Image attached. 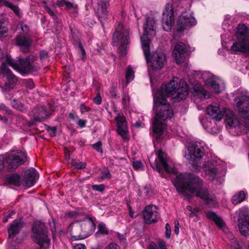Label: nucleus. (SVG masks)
Listing matches in <instances>:
<instances>
[{
  "label": "nucleus",
  "instance_id": "1",
  "mask_svg": "<svg viewBox=\"0 0 249 249\" xmlns=\"http://www.w3.org/2000/svg\"><path fill=\"white\" fill-rule=\"evenodd\" d=\"M173 182L178 192L185 197L190 198L192 194H195L196 196L203 199L210 207L215 206V196L202 188V181L195 175L180 174L176 176Z\"/></svg>",
  "mask_w": 249,
  "mask_h": 249
},
{
  "label": "nucleus",
  "instance_id": "2",
  "mask_svg": "<svg viewBox=\"0 0 249 249\" xmlns=\"http://www.w3.org/2000/svg\"><path fill=\"white\" fill-rule=\"evenodd\" d=\"M160 92H157L154 97V109L156 114L153 121V129L158 136H160L165 127V121L174 115L172 108L165 98H160Z\"/></svg>",
  "mask_w": 249,
  "mask_h": 249
},
{
  "label": "nucleus",
  "instance_id": "3",
  "mask_svg": "<svg viewBox=\"0 0 249 249\" xmlns=\"http://www.w3.org/2000/svg\"><path fill=\"white\" fill-rule=\"evenodd\" d=\"M160 92L161 96L160 98L172 96L173 98L183 100L186 98L188 94V87L184 80L174 77L167 84L162 86L158 90Z\"/></svg>",
  "mask_w": 249,
  "mask_h": 249
},
{
  "label": "nucleus",
  "instance_id": "4",
  "mask_svg": "<svg viewBox=\"0 0 249 249\" xmlns=\"http://www.w3.org/2000/svg\"><path fill=\"white\" fill-rule=\"evenodd\" d=\"M207 114L213 120L219 121L224 118L226 124L230 126H236L239 124L232 112L225 108H221L217 105H209L206 110Z\"/></svg>",
  "mask_w": 249,
  "mask_h": 249
},
{
  "label": "nucleus",
  "instance_id": "5",
  "mask_svg": "<svg viewBox=\"0 0 249 249\" xmlns=\"http://www.w3.org/2000/svg\"><path fill=\"white\" fill-rule=\"evenodd\" d=\"M35 61V57L32 55L25 59H19L18 63L9 57L6 59L7 64L22 75H25L29 72L36 71L40 69L38 64Z\"/></svg>",
  "mask_w": 249,
  "mask_h": 249
},
{
  "label": "nucleus",
  "instance_id": "6",
  "mask_svg": "<svg viewBox=\"0 0 249 249\" xmlns=\"http://www.w3.org/2000/svg\"><path fill=\"white\" fill-rule=\"evenodd\" d=\"M33 240L41 249H47L50 244V239L48 236L47 229L44 223L41 221H36L32 227Z\"/></svg>",
  "mask_w": 249,
  "mask_h": 249
},
{
  "label": "nucleus",
  "instance_id": "7",
  "mask_svg": "<svg viewBox=\"0 0 249 249\" xmlns=\"http://www.w3.org/2000/svg\"><path fill=\"white\" fill-rule=\"evenodd\" d=\"M69 228L73 240L85 239L92 232V224L89 221L73 223L70 225Z\"/></svg>",
  "mask_w": 249,
  "mask_h": 249
},
{
  "label": "nucleus",
  "instance_id": "8",
  "mask_svg": "<svg viewBox=\"0 0 249 249\" xmlns=\"http://www.w3.org/2000/svg\"><path fill=\"white\" fill-rule=\"evenodd\" d=\"M156 21L151 17H146V22L143 25V34L141 37V43L142 48L147 61L148 59L149 53V44L150 40L148 37L149 35L153 36L155 35Z\"/></svg>",
  "mask_w": 249,
  "mask_h": 249
},
{
  "label": "nucleus",
  "instance_id": "9",
  "mask_svg": "<svg viewBox=\"0 0 249 249\" xmlns=\"http://www.w3.org/2000/svg\"><path fill=\"white\" fill-rule=\"evenodd\" d=\"M4 156L7 170L10 171H14L27 160V154L20 150H12Z\"/></svg>",
  "mask_w": 249,
  "mask_h": 249
},
{
  "label": "nucleus",
  "instance_id": "10",
  "mask_svg": "<svg viewBox=\"0 0 249 249\" xmlns=\"http://www.w3.org/2000/svg\"><path fill=\"white\" fill-rule=\"evenodd\" d=\"M129 39L128 30L124 29L123 25L119 23L113 35V40L114 43H120V53L122 56L126 54L125 45L128 44Z\"/></svg>",
  "mask_w": 249,
  "mask_h": 249
},
{
  "label": "nucleus",
  "instance_id": "11",
  "mask_svg": "<svg viewBox=\"0 0 249 249\" xmlns=\"http://www.w3.org/2000/svg\"><path fill=\"white\" fill-rule=\"evenodd\" d=\"M204 154L203 147L200 143L194 142L189 144L185 152V157L187 160L194 161L201 159Z\"/></svg>",
  "mask_w": 249,
  "mask_h": 249
},
{
  "label": "nucleus",
  "instance_id": "12",
  "mask_svg": "<svg viewBox=\"0 0 249 249\" xmlns=\"http://www.w3.org/2000/svg\"><path fill=\"white\" fill-rule=\"evenodd\" d=\"M0 72L2 73L5 81V89L8 90L14 88L17 82V77L12 73L6 65L3 63L0 68Z\"/></svg>",
  "mask_w": 249,
  "mask_h": 249
},
{
  "label": "nucleus",
  "instance_id": "13",
  "mask_svg": "<svg viewBox=\"0 0 249 249\" xmlns=\"http://www.w3.org/2000/svg\"><path fill=\"white\" fill-rule=\"evenodd\" d=\"M174 24V13L172 6L169 4H167L162 14V25L163 29L165 31H169L171 30Z\"/></svg>",
  "mask_w": 249,
  "mask_h": 249
},
{
  "label": "nucleus",
  "instance_id": "14",
  "mask_svg": "<svg viewBox=\"0 0 249 249\" xmlns=\"http://www.w3.org/2000/svg\"><path fill=\"white\" fill-rule=\"evenodd\" d=\"M196 21L195 18L189 12H183L179 16L177 22V29L178 31H183L187 27L195 25Z\"/></svg>",
  "mask_w": 249,
  "mask_h": 249
},
{
  "label": "nucleus",
  "instance_id": "15",
  "mask_svg": "<svg viewBox=\"0 0 249 249\" xmlns=\"http://www.w3.org/2000/svg\"><path fill=\"white\" fill-rule=\"evenodd\" d=\"M117 131L124 140L128 139V129L125 118L123 114H119L115 118Z\"/></svg>",
  "mask_w": 249,
  "mask_h": 249
},
{
  "label": "nucleus",
  "instance_id": "16",
  "mask_svg": "<svg viewBox=\"0 0 249 249\" xmlns=\"http://www.w3.org/2000/svg\"><path fill=\"white\" fill-rule=\"evenodd\" d=\"M157 209L155 206H147L145 207L143 212V217L145 222L147 224H151L157 222L160 216L157 212Z\"/></svg>",
  "mask_w": 249,
  "mask_h": 249
},
{
  "label": "nucleus",
  "instance_id": "17",
  "mask_svg": "<svg viewBox=\"0 0 249 249\" xmlns=\"http://www.w3.org/2000/svg\"><path fill=\"white\" fill-rule=\"evenodd\" d=\"M238 226L240 233L245 236L249 235V214L245 212L239 213Z\"/></svg>",
  "mask_w": 249,
  "mask_h": 249
},
{
  "label": "nucleus",
  "instance_id": "18",
  "mask_svg": "<svg viewBox=\"0 0 249 249\" xmlns=\"http://www.w3.org/2000/svg\"><path fill=\"white\" fill-rule=\"evenodd\" d=\"M166 62L165 54L160 52L154 53L151 57L150 65L154 70H160Z\"/></svg>",
  "mask_w": 249,
  "mask_h": 249
},
{
  "label": "nucleus",
  "instance_id": "19",
  "mask_svg": "<svg viewBox=\"0 0 249 249\" xmlns=\"http://www.w3.org/2000/svg\"><path fill=\"white\" fill-rule=\"evenodd\" d=\"M235 107L240 113L245 114L249 112V96L243 95L237 97Z\"/></svg>",
  "mask_w": 249,
  "mask_h": 249
},
{
  "label": "nucleus",
  "instance_id": "20",
  "mask_svg": "<svg viewBox=\"0 0 249 249\" xmlns=\"http://www.w3.org/2000/svg\"><path fill=\"white\" fill-rule=\"evenodd\" d=\"M29 115L32 118L34 123H36L46 119L49 113L43 107H40L34 108Z\"/></svg>",
  "mask_w": 249,
  "mask_h": 249
},
{
  "label": "nucleus",
  "instance_id": "21",
  "mask_svg": "<svg viewBox=\"0 0 249 249\" xmlns=\"http://www.w3.org/2000/svg\"><path fill=\"white\" fill-rule=\"evenodd\" d=\"M186 52L185 45L183 43L178 42L176 45L173 51V56L177 64L184 61Z\"/></svg>",
  "mask_w": 249,
  "mask_h": 249
},
{
  "label": "nucleus",
  "instance_id": "22",
  "mask_svg": "<svg viewBox=\"0 0 249 249\" xmlns=\"http://www.w3.org/2000/svg\"><path fill=\"white\" fill-rule=\"evenodd\" d=\"M206 84L216 93L220 92L225 88L223 81L215 76H212L207 78Z\"/></svg>",
  "mask_w": 249,
  "mask_h": 249
},
{
  "label": "nucleus",
  "instance_id": "23",
  "mask_svg": "<svg viewBox=\"0 0 249 249\" xmlns=\"http://www.w3.org/2000/svg\"><path fill=\"white\" fill-rule=\"evenodd\" d=\"M109 0H99L96 8L97 16L101 20H105L107 18L108 12L107 10L109 5Z\"/></svg>",
  "mask_w": 249,
  "mask_h": 249
},
{
  "label": "nucleus",
  "instance_id": "24",
  "mask_svg": "<svg viewBox=\"0 0 249 249\" xmlns=\"http://www.w3.org/2000/svg\"><path fill=\"white\" fill-rule=\"evenodd\" d=\"M38 178V174L34 168H30L25 171L23 177L25 185L30 187L33 186Z\"/></svg>",
  "mask_w": 249,
  "mask_h": 249
},
{
  "label": "nucleus",
  "instance_id": "25",
  "mask_svg": "<svg viewBox=\"0 0 249 249\" xmlns=\"http://www.w3.org/2000/svg\"><path fill=\"white\" fill-rule=\"evenodd\" d=\"M13 42L20 47V50L22 52L26 53L29 51L31 44V40L29 38L22 36H18L13 40Z\"/></svg>",
  "mask_w": 249,
  "mask_h": 249
},
{
  "label": "nucleus",
  "instance_id": "26",
  "mask_svg": "<svg viewBox=\"0 0 249 249\" xmlns=\"http://www.w3.org/2000/svg\"><path fill=\"white\" fill-rule=\"evenodd\" d=\"M157 156L161 166L167 172L174 174L176 173V169L168 163V160L166 158L165 154L161 149L158 150Z\"/></svg>",
  "mask_w": 249,
  "mask_h": 249
},
{
  "label": "nucleus",
  "instance_id": "27",
  "mask_svg": "<svg viewBox=\"0 0 249 249\" xmlns=\"http://www.w3.org/2000/svg\"><path fill=\"white\" fill-rule=\"evenodd\" d=\"M23 227V223L21 219H15L8 228V236L10 238H14L19 233Z\"/></svg>",
  "mask_w": 249,
  "mask_h": 249
},
{
  "label": "nucleus",
  "instance_id": "28",
  "mask_svg": "<svg viewBox=\"0 0 249 249\" xmlns=\"http://www.w3.org/2000/svg\"><path fill=\"white\" fill-rule=\"evenodd\" d=\"M207 169L205 171L206 177L210 180H213L214 179H218L222 176L221 174L218 170L217 167L211 164H208L207 165Z\"/></svg>",
  "mask_w": 249,
  "mask_h": 249
},
{
  "label": "nucleus",
  "instance_id": "29",
  "mask_svg": "<svg viewBox=\"0 0 249 249\" xmlns=\"http://www.w3.org/2000/svg\"><path fill=\"white\" fill-rule=\"evenodd\" d=\"M231 50L235 53L247 52L249 51V42L243 40H238L233 43L231 47Z\"/></svg>",
  "mask_w": 249,
  "mask_h": 249
},
{
  "label": "nucleus",
  "instance_id": "30",
  "mask_svg": "<svg viewBox=\"0 0 249 249\" xmlns=\"http://www.w3.org/2000/svg\"><path fill=\"white\" fill-rule=\"evenodd\" d=\"M236 36L238 40H244L249 42V32L244 24H239L237 28Z\"/></svg>",
  "mask_w": 249,
  "mask_h": 249
},
{
  "label": "nucleus",
  "instance_id": "31",
  "mask_svg": "<svg viewBox=\"0 0 249 249\" xmlns=\"http://www.w3.org/2000/svg\"><path fill=\"white\" fill-rule=\"evenodd\" d=\"M206 214L207 216L213 220L220 229L223 230L224 232H227L228 229L226 227L224 222L220 217L211 211L207 212Z\"/></svg>",
  "mask_w": 249,
  "mask_h": 249
},
{
  "label": "nucleus",
  "instance_id": "32",
  "mask_svg": "<svg viewBox=\"0 0 249 249\" xmlns=\"http://www.w3.org/2000/svg\"><path fill=\"white\" fill-rule=\"evenodd\" d=\"M192 92L195 97L201 100L206 99L209 97L208 92L202 86L198 85L193 87Z\"/></svg>",
  "mask_w": 249,
  "mask_h": 249
},
{
  "label": "nucleus",
  "instance_id": "33",
  "mask_svg": "<svg viewBox=\"0 0 249 249\" xmlns=\"http://www.w3.org/2000/svg\"><path fill=\"white\" fill-rule=\"evenodd\" d=\"M8 182L15 186H19L20 185L21 180L20 176L17 174H13L7 178Z\"/></svg>",
  "mask_w": 249,
  "mask_h": 249
},
{
  "label": "nucleus",
  "instance_id": "34",
  "mask_svg": "<svg viewBox=\"0 0 249 249\" xmlns=\"http://www.w3.org/2000/svg\"><path fill=\"white\" fill-rule=\"evenodd\" d=\"M245 193L244 191H240L238 194L234 195L232 197V202L233 204H238L243 201L245 198Z\"/></svg>",
  "mask_w": 249,
  "mask_h": 249
},
{
  "label": "nucleus",
  "instance_id": "35",
  "mask_svg": "<svg viewBox=\"0 0 249 249\" xmlns=\"http://www.w3.org/2000/svg\"><path fill=\"white\" fill-rule=\"evenodd\" d=\"M125 78L127 83H129L134 79V71L130 66H129L126 69Z\"/></svg>",
  "mask_w": 249,
  "mask_h": 249
},
{
  "label": "nucleus",
  "instance_id": "36",
  "mask_svg": "<svg viewBox=\"0 0 249 249\" xmlns=\"http://www.w3.org/2000/svg\"><path fill=\"white\" fill-rule=\"evenodd\" d=\"M149 249H167L166 246L165 242L163 240L160 241L158 246L154 243H150L149 246Z\"/></svg>",
  "mask_w": 249,
  "mask_h": 249
},
{
  "label": "nucleus",
  "instance_id": "37",
  "mask_svg": "<svg viewBox=\"0 0 249 249\" xmlns=\"http://www.w3.org/2000/svg\"><path fill=\"white\" fill-rule=\"evenodd\" d=\"M3 4L5 6L10 8L12 9L16 14L18 15L19 13L18 7L16 5H13L11 2L7 0H2L1 6Z\"/></svg>",
  "mask_w": 249,
  "mask_h": 249
},
{
  "label": "nucleus",
  "instance_id": "38",
  "mask_svg": "<svg viewBox=\"0 0 249 249\" xmlns=\"http://www.w3.org/2000/svg\"><path fill=\"white\" fill-rule=\"evenodd\" d=\"M74 45L79 49V50L81 51L82 53V59H84L86 57V51L82 44V43L80 42H75L73 43Z\"/></svg>",
  "mask_w": 249,
  "mask_h": 249
},
{
  "label": "nucleus",
  "instance_id": "39",
  "mask_svg": "<svg viewBox=\"0 0 249 249\" xmlns=\"http://www.w3.org/2000/svg\"><path fill=\"white\" fill-rule=\"evenodd\" d=\"M17 104H18V101L14 100L12 103V105L14 107L22 112H25L26 111V107H25L22 103H19V106H17Z\"/></svg>",
  "mask_w": 249,
  "mask_h": 249
},
{
  "label": "nucleus",
  "instance_id": "40",
  "mask_svg": "<svg viewBox=\"0 0 249 249\" xmlns=\"http://www.w3.org/2000/svg\"><path fill=\"white\" fill-rule=\"evenodd\" d=\"M98 232L103 234H107L108 231L107 230L106 225L104 223H100L98 225Z\"/></svg>",
  "mask_w": 249,
  "mask_h": 249
},
{
  "label": "nucleus",
  "instance_id": "41",
  "mask_svg": "<svg viewBox=\"0 0 249 249\" xmlns=\"http://www.w3.org/2000/svg\"><path fill=\"white\" fill-rule=\"evenodd\" d=\"M72 165L74 168L77 169H84L86 167V163L84 162H76L73 161L72 162Z\"/></svg>",
  "mask_w": 249,
  "mask_h": 249
},
{
  "label": "nucleus",
  "instance_id": "42",
  "mask_svg": "<svg viewBox=\"0 0 249 249\" xmlns=\"http://www.w3.org/2000/svg\"><path fill=\"white\" fill-rule=\"evenodd\" d=\"M231 244L233 249H242L238 241L235 238L231 239Z\"/></svg>",
  "mask_w": 249,
  "mask_h": 249
},
{
  "label": "nucleus",
  "instance_id": "43",
  "mask_svg": "<svg viewBox=\"0 0 249 249\" xmlns=\"http://www.w3.org/2000/svg\"><path fill=\"white\" fill-rule=\"evenodd\" d=\"M56 129H57L55 126L50 127L49 126H47V130L48 132L49 133V135L51 137H54L55 136Z\"/></svg>",
  "mask_w": 249,
  "mask_h": 249
},
{
  "label": "nucleus",
  "instance_id": "44",
  "mask_svg": "<svg viewBox=\"0 0 249 249\" xmlns=\"http://www.w3.org/2000/svg\"><path fill=\"white\" fill-rule=\"evenodd\" d=\"M110 178V173L107 170L101 172V178L102 179H109Z\"/></svg>",
  "mask_w": 249,
  "mask_h": 249
},
{
  "label": "nucleus",
  "instance_id": "45",
  "mask_svg": "<svg viewBox=\"0 0 249 249\" xmlns=\"http://www.w3.org/2000/svg\"><path fill=\"white\" fill-rule=\"evenodd\" d=\"M24 83L26 87L29 89H33L35 87L33 81L31 79L26 80Z\"/></svg>",
  "mask_w": 249,
  "mask_h": 249
},
{
  "label": "nucleus",
  "instance_id": "46",
  "mask_svg": "<svg viewBox=\"0 0 249 249\" xmlns=\"http://www.w3.org/2000/svg\"><path fill=\"white\" fill-rule=\"evenodd\" d=\"M93 148L99 152H102V143L101 142H98L97 143L92 145Z\"/></svg>",
  "mask_w": 249,
  "mask_h": 249
},
{
  "label": "nucleus",
  "instance_id": "47",
  "mask_svg": "<svg viewBox=\"0 0 249 249\" xmlns=\"http://www.w3.org/2000/svg\"><path fill=\"white\" fill-rule=\"evenodd\" d=\"M92 188L94 191L102 192L105 189V186L104 184L93 185Z\"/></svg>",
  "mask_w": 249,
  "mask_h": 249
},
{
  "label": "nucleus",
  "instance_id": "48",
  "mask_svg": "<svg viewBox=\"0 0 249 249\" xmlns=\"http://www.w3.org/2000/svg\"><path fill=\"white\" fill-rule=\"evenodd\" d=\"M5 160L3 155H0V172L2 171L5 168Z\"/></svg>",
  "mask_w": 249,
  "mask_h": 249
},
{
  "label": "nucleus",
  "instance_id": "49",
  "mask_svg": "<svg viewBox=\"0 0 249 249\" xmlns=\"http://www.w3.org/2000/svg\"><path fill=\"white\" fill-rule=\"evenodd\" d=\"M165 236L167 238H170L171 233V228L170 225L167 223L165 225Z\"/></svg>",
  "mask_w": 249,
  "mask_h": 249
},
{
  "label": "nucleus",
  "instance_id": "50",
  "mask_svg": "<svg viewBox=\"0 0 249 249\" xmlns=\"http://www.w3.org/2000/svg\"><path fill=\"white\" fill-rule=\"evenodd\" d=\"M93 102L97 105H100L102 102V98L100 94L98 92L97 93L96 96L93 98Z\"/></svg>",
  "mask_w": 249,
  "mask_h": 249
},
{
  "label": "nucleus",
  "instance_id": "51",
  "mask_svg": "<svg viewBox=\"0 0 249 249\" xmlns=\"http://www.w3.org/2000/svg\"><path fill=\"white\" fill-rule=\"evenodd\" d=\"M129 98V97L126 94H124L123 95L122 102L125 107H127L128 105Z\"/></svg>",
  "mask_w": 249,
  "mask_h": 249
},
{
  "label": "nucleus",
  "instance_id": "52",
  "mask_svg": "<svg viewBox=\"0 0 249 249\" xmlns=\"http://www.w3.org/2000/svg\"><path fill=\"white\" fill-rule=\"evenodd\" d=\"M20 28L22 33L27 34L29 31V28L27 25L22 23L20 24Z\"/></svg>",
  "mask_w": 249,
  "mask_h": 249
},
{
  "label": "nucleus",
  "instance_id": "53",
  "mask_svg": "<svg viewBox=\"0 0 249 249\" xmlns=\"http://www.w3.org/2000/svg\"><path fill=\"white\" fill-rule=\"evenodd\" d=\"M105 249H120V247L115 243H110Z\"/></svg>",
  "mask_w": 249,
  "mask_h": 249
},
{
  "label": "nucleus",
  "instance_id": "54",
  "mask_svg": "<svg viewBox=\"0 0 249 249\" xmlns=\"http://www.w3.org/2000/svg\"><path fill=\"white\" fill-rule=\"evenodd\" d=\"M80 111L82 113H84L86 112H88L90 110V108L86 106L84 104H81L80 105Z\"/></svg>",
  "mask_w": 249,
  "mask_h": 249
},
{
  "label": "nucleus",
  "instance_id": "55",
  "mask_svg": "<svg viewBox=\"0 0 249 249\" xmlns=\"http://www.w3.org/2000/svg\"><path fill=\"white\" fill-rule=\"evenodd\" d=\"M142 163L140 161H134L133 163V167L135 169H140L142 167Z\"/></svg>",
  "mask_w": 249,
  "mask_h": 249
},
{
  "label": "nucleus",
  "instance_id": "56",
  "mask_svg": "<svg viewBox=\"0 0 249 249\" xmlns=\"http://www.w3.org/2000/svg\"><path fill=\"white\" fill-rule=\"evenodd\" d=\"M86 123H87V121L86 120H83V119H79L77 123L78 125L80 128L84 127L86 125Z\"/></svg>",
  "mask_w": 249,
  "mask_h": 249
},
{
  "label": "nucleus",
  "instance_id": "57",
  "mask_svg": "<svg viewBox=\"0 0 249 249\" xmlns=\"http://www.w3.org/2000/svg\"><path fill=\"white\" fill-rule=\"evenodd\" d=\"M7 29L2 25V22L0 21V35L6 33Z\"/></svg>",
  "mask_w": 249,
  "mask_h": 249
},
{
  "label": "nucleus",
  "instance_id": "58",
  "mask_svg": "<svg viewBox=\"0 0 249 249\" xmlns=\"http://www.w3.org/2000/svg\"><path fill=\"white\" fill-rule=\"evenodd\" d=\"M48 57V53L45 51H42L40 53V58L41 60H44Z\"/></svg>",
  "mask_w": 249,
  "mask_h": 249
},
{
  "label": "nucleus",
  "instance_id": "59",
  "mask_svg": "<svg viewBox=\"0 0 249 249\" xmlns=\"http://www.w3.org/2000/svg\"><path fill=\"white\" fill-rule=\"evenodd\" d=\"M192 168L193 171H197L200 170L201 167L200 165L198 164V163H196L192 165Z\"/></svg>",
  "mask_w": 249,
  "mask_h": 249
},
{
  "label": "nucleus",
  "instance_id": "60",
  "mask_svg": "<svg viewBox=\"0 0 249 249\" xmlns=\"http://www.w3.org/2000/svg\"><path fill=\"white\" fill-rule=\"evenodd\" d=\"M73 249H87L85 245L82 244H77L74 247Z\"/></svg>",
  "mask_w": 249,
  "mask_h": 249
},
{
  "label": "nucleus",
  "instance_id": "61",
  "mask_svg": "<svg viewBox=\"0 0 249 249\" xmlns=\"http://www.w3.org/2000/svg\"><path fill=\"white\" fill-rule=\"evenodd\" d=\"M117 237L119 238L120 242L122 243H124L125 241V238L124 235L121 234L119 233H117Z\"/></svg>",
  "mask_w": 249,
  "mask_h": 249
},
{
  "label": "nucleus",
  "instance_id": "62",
  "mask_svg": "<svg viewBox=\"0 0 249 249\" xmlns=\"http://www.w3.org/2000/svg\"><path fill=\"white\" fill-rule=\"evenodd\" d=\"M65 3H66V0H61L57 1L56 4L59 7H62V6L65 5Z\"/></svg>",
  "mask_w": 249,
  "mask_h": 249
},
{
  "label": "nucleus",
  "instance_id": "63",
  "mask_svg": "<svg viewBox=\"0 0 249 249\" xmlns=\"http://www.w3.org/2000/svg\"><path fill=\"white\" fill-rule=\"evenodd\" d=\"M65 6L66 9H69L73 7V4L71 2L66 1Z\"/></svg>",
  "mask_w": 249,
  "mask_h": 249
},
{
  "label": "nucleus",
  "instance_id": "64",
  "mask_svg": "<svg viewBox=\"0 0 249 249\" xmlns=\"http://www.w3.org/2000/svg\"><path fill=\"white\" fill-rule=\"evenodd\" d=\"M110 95L112 97L114 98H116L117 95V92L114 89H113L110 91Z\"/></svg>",
  "mask_w": 249,
  "mask_h": 249
}]
</instances>
